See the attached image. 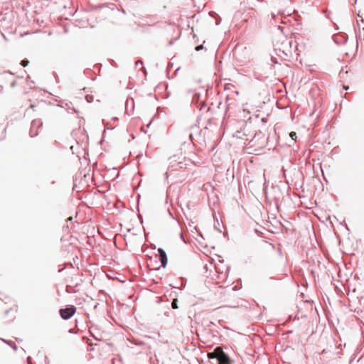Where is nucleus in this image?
Instances as JSON below:
<instances>
[{
  "label": "nucleus",
  "instance_id": "6",
  "mask_svg": "<svg viewBox=\"0 0 364 364\" xmlns=\"http://www.w3.org/2000/svg\"><path fill=\"white\" fill-rule=\"evenodd\" d=\"M158 252H159V260L161 263V266L163 267H165L166 266L167 261H168L166 254L165 251L161 248H159Z\"/></svg>",
  "mask_w": 364,
  "mask_h": 364
},
{
  "label": "nucleus",
  "instance_id": "7",
  "mask_svg": "<svg viewBox=\"0 0 364 364\" xmlns=\"http://www.w3.org/2000/svg\"><path fill=\"white\" fill-rule=\"evenodd\" d=\"M219 364H230L229 358L223 352L218 357Z\"/></svg>",
  "mask_w": 364,
  "mask_h": 364
},
{
  "label": "nucleus",
  "instance_id": "15",
  "mask_svg": "<svg viewBox=\"0 0 364 364\" xmlns=\"http://www.w3.org/2000/svg\"><path fill=\"white\" fill-rule=\"evenodd\" d=\"M138 64H140L141 65H142V62L141 60H138L136 62V67L137 68L138 67Z\"/></svg>",
  "mask_w": 364,
  "mask_h": 364
},
{
  "label": "nucleus",
  "instance_id": "1",
  "mask_svg": "<svg viewBox=\"0 0 364 364\" xmlns=\"http://www.w3.org/2000/svg\"><path fill=\"white\" fill-rule=\"evenodd\" d=\"M90 167H85L80 171L79 176H77L74 180L73 189L77 190V191H85V188H89V182L91 179L90 176Z\"/></svg>",
  "mask_w": 364,
  "mask_h": 364
},
{
  "label": "nucleus",
  "instance_id": "16",
  "mask_svg": "<svg viewBox=\"0 0 364 364\" xmlns=\"http://www.w3.org/2000/svg\"><path fill=\"white\" fill-rule=\"evenodd\" d=\"M11 347L14 348V350H17V346L15 343H13V345L11 346Z\"/></svg>",
  "mask_w": 364,
  "mask_h": 364
},
{
  "label": "nucleus",
  "instance_id": "11",
  "mask_svg": "<svg viewBox=\"0 0 364 364\" xmlns=\"http://www.w3.org/2000/svg\"><path fill=\"white\" fill-rule=\"evenodd\" d=\"M1 340L3 342H4V343H7L8 345H9V346H11L13 345V343H15L14 342H13V341H6V340L3 339V338H1Z\"/></svg>",
  "mask_w": 364,
  "mask_h": 364
},
{
  "label": "nucleus",
  "instance_id": "26",
  "mask_svg": "<svg viewBox=\"0 0 364 364\" xmlns=\"http://www.w3.org/2000/svg\"><path fill=\"white\" fill-rule=\"evenodd\" d=\"M91 350V348H87V351Z\"/></svg>",
  "mask_w": 364,
  "mask_h": 364
},
{
  "label": "nucleus",
  "instance_id": "9",
  "mask_svg": "<svg viewBox=\"0 0 364 364\" xmlns=\"http://www.w3.org/2000/svg\"><path fill=\"white\" fill-rule=\"evenodd\" d=\"M29 63V61L27 60V59H23L21 60V65L23 66V67H26L28 65Z\"/></svg>",
  "mask_w": 364,
  "mask_h": 364
},
{
  "label": "nucleus",
  "instance_id": "2",
  "mask_svg": "<svg viewBox=\"0 0 364 364\" xmlns=\"http://www.w3.org/2000/svg\"><path fill=\"white\" fill-rule=\"evenodd\" d=\"M76 307L73 305L68 306L65 309H60L59 314L61 318L64 320L70 319L75 313Z\"/></svg>",
  "mask_w": 364,
  "mask_h": 364
},
{
  "label": "nucleus",
  "instance_id": "10",
  "mask_svg": "<svg viewBox=\"0 0 364 364\" xmlns=\"http://www.w3.org/2000/svg\"><path fill=\"white\" fill-rule=\"evenodd\" d=\"M289 136H290V137L291 138V139H292L293 141H295V140H296V132H291L290 133Z\"/></svg>",
  "mask_w": 364,
  "mask_h": 364
},
{
  "label": "nucleus",
  "instance_id": "5",
  "mask_svg": "<svg viewBox=\"0 0 364 364\" xmlns=\"http://www.w3.org/2000/svg\"><path fill=\"white\" fill-rule=\"evenodd\" d=\"M77 26L79 27L86 28L90 25L87 16H82L76 19Z\"/></svg>",
  "mask_w": 364,
  "mask_h": 364
},
{
  "label": "nucleus",
  "instance_id": "24",
  "mask_svg": "<svg viewBox=\"0 0 364 364\" xmlns=\"http://www.w3.org/2000/svg\"><path fill=\"white\" fill-rule=\"evenodd\" d=\"M30 107L33 108V107H34V105H31Z\"/></svg>",
  "mask_w": 364,
  "mask_h": 364
},
{
  "label": "nucleus",
  "instance_id": "22",
  "mask_svg": "<svg viewBox=\"0 0 364 364\" xmlns=\"http://www.w3.org/2000/svg\"><path fill=\"white\" fill-rule=\"evenodd\" d=\"M69 333H73V329L69 330Z\"/></svg>",
  "mask_w": 364,
  "mask_h": 364
},
{
  "label": "nucleus",
  "instance_id": "25",
  "mask_svg": "<svg viewBox=\"0 0 364 364\" xmlns=\"http://www.w3.org/2000/svg\"><path fill=\"white\" fill-rule=\"evenodd\" d=\"M343 87H344V89H346V90H348V87H345V86H344Z\"/></svg>",
  "mask_w": 364,
  "mask_h": 364
},
{
  "label": "nucleus",
  "instance_id": "13",
  "mask_svg": "<svg viewBox=\"0 0 364 364\" xmlns=\"http://www.w3.org/2000/svg\"><path fill=\"white\" fill-rule=\"evenodd\" d=\"M203 48V45H200V46H196L195 50L196 51H199V50H202Z\"/></svg>",
  "mask_w": 364,
  "mask_h": 364
},
{
  "label": "nucleus",
  "instance_id": "21",
  "mask_svg": "<svg viewBox=\"0 0 364 364\" xmlns=\"http://www.w3.org/2000/svg\"><path fill=\"white\" fill-rule=\"evenodd\" d=\"M85 339H87V341H89V339H88L86 336H83V337H82V341H84V340H85Z\"/></svg>",
  "mask_w": 364,
  "mask_h": 364
},
{
  "label": "nucleus",
  "instance_id": "4",
  "mask_svg": "<svg viewBox=\"0 0 364 364\" xmlns=\"http://www.w3.org/2000/svg\"><path fill=\"white\" fill-rule=\"evenodd\" d=\"M291 45H292V41L289 40L287 38H284V42H282V51L285 53H291Z\"/></svg>",
  "mask_w": 364,
  "mask_h": 364
},
{
  "label": "nucleus",
  "instance_id": "8",
  "mask_svg": "<svg viewBox=\"0 0 364 364\" xmlns=\"http://www.w3.org/2000/svg\"><path fill=\"white\" fill-rule=\"evenodd\" d=\"M227 109H230L232 106L236 105L235 100L230 98L229 96L226 98Z\"/></svg>",
  "mask_w": 364,
  "mask_h": 364
},
{
  "label": "nucleus",
  "instance_id": "17",
  "mask_svg": "<svg viewBox=\"0 0 364 364\" xmlns=\"http://www.w3.org/2000/svg\"><path fill=\"white\" fill-rule=\"evenodd\" d=\"M172 307H173V309L177 308V306H176V304H175V302H173V303H172Z\"/></svg>",
  "mask_w": 364,
  "mask_h": 364
},
{
  "label": "nucleus",
  "instance_id": "12",
  "mask_svg": "<svg viewBox=\"0 0 364 364\" xmlns=\"http://www.w3.org/2000/svg\"><path fill=\"white\" fill-rule=\"evenodd\" d=\"M85 158H84V161H90V159H89V154L88 152H85Z\"/></svg>",
  "mask_w": 364,
  "mask_h": 364
},
{
  "label": "nucleus",
  "instance_id": "18",
  "mask_svg": "<svg viewBox=\"0 0 364 364\" xmlns=\"http://www.w3.org/2000/svg\"><path fill=\"white\" fill-rule=\"evenodd\" d=\"M73 220L72 217H70L67 219L66 222L68 223L69 220L71 221Z\"/></svg>",
  "mask_w": 364,
  "mask_h": 364
},
{
  "label": "nucleus",
  "instance_id": "14",
  "mask_svg": "<svg viewBox=\"0 0 364 364\" xmlns=\"http://www.w3.org/2000/svg\"><path fill=\"white\" fill-rule=\"evenodd\" d=\"M85 99L88 102H91V97L89 95H85Z\"/></svg>",
  "mask_w": 364,
  "mask_h": 364
},
{
  "label": "nucleus",
  "instance_id": "3",
  "mask_svg": "<svg viewBox=\"0 0 364 364\" xmlns=\"http://www.w3.org/2000/svg\"><path fill=\"white\" fill-rule=\"evenodd\" d=\"M43 123L41 119H33L31 122V125L29 131L31 137H34L38 135V129L41 127Z\"/></svg>",
  "mask_w": 364,
  "mask_h": 364
},
{
  "label": "nucleus",
  "instance_id": "19",
  "mask_svg": "<svg viewBox=\"0 0 364 364\" xmlns=\"http://www.w3.org/2000/svg\"><path fill=\"white\" fill-rule=\"evenodd\" d=\"M11 87H14L16 85V82H13L11 84Z\"/></svg>",
  "mask_w": 364,
  "mask_h": 364
},
{
  "label": "nucleus",
  "instance_id": "20",
  "mask_svg": "<svg viewBox=\"0 0 364 364\" xmlns=\"http://www.w3.org/2000/svg\"><path fill=\"white\" fill-rule=\"evenodd\" d=\"M87 331H88L89 333L91 334V327H88Z\"/></svg>",
  "mask_w": 364,
  "mask_h": 364
},
{
  "label": "nucleus",
  "instance_id": "23",
  "mask_svg": "<svg viewBox=\"0 0 364 364\" xmlns=\"http://www.w3.org/2000/svg\"><path fill=\"white\" fill-rule=\"evenodd\" d=\"M272 18H275V14H272Z\"/></svg>",
  "mask_w": 364,
  "mask_h": 364
}]
</instances>
